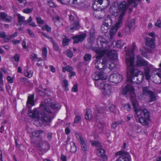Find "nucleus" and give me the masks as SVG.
I'll use <instances>...</instances> for the list:
<instances>
[{"label": "nucleus", "instance_id": "nucleus-38", "mask_svg": "<svg viewBox=\"0 0 161 161\" xmlns=\"http://www.w3.org/2000/svg\"><path fill=\"white\" fill-rule=\"evenodd\" d=\"M41 28L42 29L43 31L46 30L48 32H50L51 31V27L47 25H46L44 26H42Z\"/></svg>", "mask_w": 161, "mask_h": 161}, {"label": "nucleus", "instance_id": "nucleus-22", "mask_svg": "<svg viewBox=\"0 0 161 161\" xmlns=\"http://www.w3.org/2000/svg\"><path fill=\"white\" fill-rule=\"evenodd\" d=\"M34 95L32 94L28 96V100L27 102V106H29V105L31 106H33L35 105Z\"/></svg>", "mask_w": 161, "mask_h": 161}, {"label": "nucleus", "instance_id": "nucleus-23", "mask_svg": "<svg viewBox=\"0 0 161 161\" xmlns=\"http://www.w3.org/2000/svg\"><path fill=\"white\" fill-rule=\"evenodd\" d=\"M131 28L126 26V25H125V27L122 30L123 33L122 34H121L120 33H118V35L119 37H122L123 36H125L127 35L128 34L130 31V29Z\"/></svg>", "mask_w": 161, "mask_h": 161}, {"label": "nucleus", "instance_id": "nucleus-19", "mask_svg": "<svg viewBox=\"0 0 161 161\" xmlns=\"http://www.w3.org/2000/svg\"><path fill=\"white\" fill-rule=\"evenodd\" d=\"M86 36L85 34H82L79 35L72 37L74 40V43H78L79 42H82Z\"/></svg>", "mask_w": 161, "mask_h": 161}, {"label": "nucleus", "instance_id": "nucleus-46", "mask_svg": "<svg viewBox=\"0 0 161 161\" xmlns=\"http://www.w3.org/2000/svg\"><path fill=\"white\" fill-rule=\"evenodd\" d=\"M115 64L112 62H109L108 61V66L106 68L108 67L110 69L112 70L115 67Z\"/></svg>", "mask_w": 161, "mask_h": 161}, {"label": "nucleus", "instance_id": "nucleus-12", "mask_svg": "<svg viewBox=\"0 0 161 161\" xmlns=\"http://www.w3.org/2000/svg\"><path fill=\"white\" fill-rule=\"evenodd\" d=\"M75 136L81 145V147L82 150L85 152L87 151V147L85 141L82 137L80 133H76Z\"/></svg>", "mask_w": 161, "mask_h": 161}, {"label": "nucleus", "instance_id": "nucleus-29", "mask_svg": "<svg viewBox=\"0 0 161 161\" xmlns=\"http://www.w3.org/2000/svg\"><path fill=\"white\" fill-rule=\"evenodd\" d=\"M3 73L0 70V91H3L4 90L3 82Z\"/></svg>", "mask_w": 161, "mask_h": 161}, {"label": "nucleus", "instance_id": "nucleus-51", "mask_svg": "<svg viewBox=\"0 0 161 161\" xmlns=\"http://www.w3.org/2000/svg\"><path fill=\"white\" fill-rule=\"evenodd\" d=\"M70 40V38H64L63 41V45L64 46L67 45Z\"/></svg>", "mask_w": 161, "mask_h": 161}, {"label": "nucleus", "instance_id": "nucleus-18", "mask_svg": "<svg viewBox=\"0 0 161 161\" xmlns=\"http://www.w3.org/2000/svg\"><path fill=\"white\" fill-rule=\"evenodd\" d=\"M155 41L154 38L147 37L146 39V44L151 48H153L155 46Z\"/></svg>", "mask_w": 161, "mask_h": 161}, {"label": "nucleus", "instance_id": "nucleus-63", "mask_svg": "<svg viewBox=\"0 0 161 161\" xmlns=\"http://www.w3.org/2000/svg\"><path fill=\"white\" fill-rule=\"evenodd\" d=\"M22 45L23 48L25 49H27L28 48L27 46H26V42L25 40L23 41Z\"/></svg>", "mask_w": 161, "mask_h": 161}, {"label": "nucleus", "instance_id": "nucleus-30", "mask_svg": "<svg viewBox=\"0 0 161 161\" xmlns=\"http://www.w3.org/2000/svg\"><path fill=\"white\" fill-rule=\"evenodd\" d=\"M85 118L87 120H90L92 118L91 111L89 110H87L86 111L85 115Z\"/></svg>", "mask_w": 161, "mask_h": 161}, {"label": "nucleus", "instance_id": "nucleus-3", "mask_svg": "<svg viewBox=\"0 0 161 161\" xmlns=\"http://www.w3.org/2000/svg\"><path fill=\"white\" fill-rule=\"evenodd\" d=\"M101 36H99L97 39L98 41H100L102 44L100 47H93L92 50L96 53L95 55L96 59L94 60L95 67L99 69H103L106 68L108 66V61L107 59L101 58L107 53V50L104 47H106V44L104 43V41H101Z\"/></svg>", "mask_w": 161, "mask_h": 161}, {"label": "nucleus", "instance_id": "nucleus-2", "mask_svg": "<svg viewBox=\"0 0 161 161\" xmlns=\"http://www.w3.org/2000/svg\"><path fill=\"white\" fill-rule=\"evenodd\" d=\"M127 4L125 2L122 1L119 4L118 1L115 2L109 9L111 14L116 17L117 21L114 26L112 27L109 31L110 38L112 39L118 29L123 25V17L125 15Z\"/></svg>", "mask_w": 161, "mask_h": 161}, {"label": "nucleus", "instance_id": "nucleus-45", "mask_svg": "<svg viewBox=\"0 0 161 161\" xmlns=\"http://www.w3.org/2000/svg\"><path fill=\"white\" fill-rule=\"evenodd\" d=\"M53 20L55 24L56 25L59 26V25H60L59 24H58L57 23L58 22H59L60 21V18L58 16H56L53 17Z\"/></svg>", "mask_w": 161, "mask_h": 161}, {"label": "nucleus", "instance_id": "nucleus-24", "mask_svg": "<svg viewBox=\"0 0 161 161\" xmlns=\"http://www.w3.org/2000/svg\"><path fill=\"white\" fill-rule=\"evenodd\" d=\"M102 80H101L96 81L95 82V86L100 89L101 90L106 84L104 83Z\"/></svg>", "mask_w": 161, "mask_h": 161}, {"label": "nucleus", "instance_id": "nucleus-9", "mask_svg": "<svg viewBox=\"0 0 161 161\" xmlns=\"http://www.w3.org/2000/svg\"><path fill=\"white\" fill-rule=\"evenodd\" d=\"M115 156H119L116 161H131L130 155L128 152L119 151L115 153Z\"/></svg>", "mask_w": 161, "mask_h": 161}, {"label": "nucleus", "instance_id": "nucleus-56", "mask_svg": "<svg viewBox=\"0 0 161 161\" xmlns=\"http://www.w3.org/2000/svg\"><path fill=\"white\" fill-rule=\"evenodd\" d=\"M71 91L73 92H76L78 91V85L77 84H75L73 86Z\"/></svg>", "mask_w": 161, "mask_h": 161}, {"label": "nucleus", "instance_id": "nucleus-59", "mask_svg": "<svg viewBox=\"0 0 161 161\" xmlns=\"http://www.w3.org/2000/svg\"><path fill=\"white\" fill-rule=\"evenodd\" d=\"M155 25L158 28L161 27V20L158 19L155 24Z\"/></svg>", "mask_w": 161, "mask_h": 161}, {"label": "nucleus", "instance_id": "nucleus-42", "mask_svg": "<svg viewBox=\"0 0 161 161\" xmlns=\"http://www.w3.org/2000/svg\"><path fill=\"white\" fill-rule=\"evenodd\" d=\"M105 126L104 123H100L98 124V127L99 129V132H102L103 130V129H104Z\"/></svg>", "mask_w": 161, "mask_h": 161}, {"label": "nucleus", "instance_id": "nucleus-13", "mask_svg": "<svg viewBox=\"0 0 161 161\" xmlns=\"http://www.w3.org/2000/svg\"><path fill=\"white\" fill-rule=\"evenodd\" d=\"M123 79V76L119 73L111 75L109 78L110 81L115 83H118L120 82Z\"/></svg>", "mask_w": 161, "mask_h": 161}, {"label": "nucleus", "instance_id": "nucleus-49", "mask_svg": "<svg viewBox=\"0 0 161 161\" xmlns=\"http://www.w3.org/2000/svg\"><path fill=\"white\" fill-rule=\"evenodd\" d=\"M33 9V8H26L22 10V12L23 13L26 14H29L31 13Z\"/></svg>", "mask_w": 161, "mask_h": 161}, {"label": "nucleus", "instance_id": "nucleus-7", "mask_svg": "<svg viewBox=\"0 0 161 161\" xmlns=\"http://www.w3.org/2000/svg\"><path fill=\"white\" fill-rule=\"evenodd\" d=\"M140 72L138 73L137 75L136 76L130 77L128 76L126 72L127 78L126 82V85L123 89L122 93L123 94L129 95L131 97H133L135 96V89L131 84L133 83V80L134 77H137Z\"/></svg>", "mask_w": 161, "mask_h": 161}, {"label": "nucleus", "instance_id": "nucleus-25", "mask_svg": "<svg viewBox=\"0 0 161 161\" xmlns=\"http://www.w3.org/2000/svg\"><path fill=\"white\" fill-rule=\"evenodd\" d=\"M33 3L32 2L28 3L26 0H21V6H26L29 7L30 6H33Z\"/></svg>", "mask_w": 161, "mask_h": 161}, {"label": "nucleus", "instance_id": "nucleus-1", "mask_svg": "<svg viewBox=\"0 0 161 161\" xmlns=\"http://www.w3.org/2000/svg\"><path fill=\"white\" fill-rule=\"evenodd\" d=\"M48 106L53 110H58L61 107L59 103H53L52 100L49 98L46 99L44 102H42L40 105L41 109L44 110L43 114L40 112V108H38L28 111V116L36 120L34 124L36 126L40 125L39 121L42 120L47 122H50L55 116L54 114L50 110Z\"/></svg>", "mask_w": 161, "mask_h": 161}, {"label": "nucleus", "instance_id": "nucleus-20", "mask_svg": "<svg viewBox=\"0 0 161 161\" xmlns=\"http://www.w3.org/2000/svg\"><path fill=\"white\" fill-rule=\"evenodd\" d=\"M95 17L99 19L105 17L106 15L105 11L104 10H102L100 11H96L94 13Z\"/></svg>", "mask_w": 161, "mask_h": 161}, {"label": "nucleus", "instance_id": "nucleus-8", "mask_svg": "<svg viewBox=\"0 0 161 161\" xmlns=\"http://www.w3.org/2000/svg\"><path fill=\"white\" fill-rule=\"evenodd\" d=\"M142 93L139 94L138 97L141 100H145L147 97H148L150 99L147 102L150 103L155 101L156 99V95L155 92L150 90L149 88L147 86H145L142 88Z\"/></svg>", "mask_w": 161, "mask_h": 161}, {"label": "nucleus", "instance_id": "nucleus-54", "mask_svg": "<svg viewBox=\"0 0 161 161\" xmlns=\"http://www.w3.org/2000/svg\"><path fill=\"white\" fill-rule=\"evenodd\" d=\"M1 18L4 20H7V14L3 12L2 13L0 14Z\"/></svg>", "mask_w": 161, "mask_h": 161}, {"label": "nucleus", "instance_id": "nucleus-50", "mask_svg": "<svg viewBox=\"0 0 161 161\" xmlns=\"http://www.w3.org/2000/svg\"><path fill=\"white\" fill-rule=\"evenodd\" d=\"M92 58V56L91 54H86L85 55L84 57V59L86 61L90 60Z\"/></svg>", "mask_w": 161, "mask_h": 161}, {"label": "nucleus", "instance_id": "nucleus-4", "mask_svg": "<svg viewBox=\"0 0 161 161\" xmlns=\"http://www.w3.org/2000/svg\"><path fill=\"white\" fill-rule=\"evenodd\" d=\"M136 47L135 42L132 44L131 50H129L126 53V64L127 72L128 76L132 77L136 76L139 72L141 71L134 68V52L136 50Z\"/></svg>", "mask_w": 161, "mask_h": 161}, {"label": "nucleus", "instance_id": "nucleus-61", "mask_svg": "<svg viewBox=\"0 0 161 161\" xmlns=\"http://www.w3.org/2000/svg\"><path fill=\"white\" fill-rule=\"evenodd\" d=\"M67 56L69 58H71L73 56V54L72 52L69 50H67L66 51Z\"/></svg>", "mask_w": 161, "mask_h": 161}, {"label": "nucleus", "instance_id": "nucleus-26", "mask_svg": "<svg viewBox=\"0 0 161 161\" xmlns=\"http://www.w3.org/2000/svg\"><path fill=\"white\" fill-rule=\"evenodd\" d=\"M113 43L115 44V47L120 48L123 47L125 44L122 40H119L117 41L114 42Z\"/></svg>", "mask_w": 161, "mask_h": 161}, {"label": "nucleus", "instance_id": "nucleus-10", "mask_svg": "<svg viewBox=\"0 0 161 161\" xmlns=\"http://www.w3.org/2000/svg\"><path fill=\"white\" fill-rule=\"evenodd\" d=\"M91 143L92 146H95L98 148L97 149V155L101 156L104 159L106 158V156L105 155V151L104 149L101 148V145L100 143L97 141H92Z\"/></svg>", "mask_w": 161, "mask_h": 161}, {"label": "nucleus", "instance_id": "nucleus-60", "mask_svg": "<svg viewBox=\"0 0 161 161\" xmlns=\"http://www.w3.org/2000/svg\"><path fill=\"white\" fill-rule=\"evenodd\" d=\"M81 118L79 116H75V120L74 122V124L75 123H78L79 122V121L80 120Z\"/></svg>", "mask_w": 161, "mask_h": 161}, {"label": "nucleus", "instance_id": "nucleus-14", "mask_svg": "<svg viewBox=\"0 0 161 161\" xmlns=\"http://www.w3.org/2000/svg\"><path fill=\"white\" fill-rule=\"evenodd\" d=\"M38 146L40 149L44 151L48 150L49 147V144L44 138L40 139L38 140Z\"/></svg>", "mask_w": 161, "mask_h": 161}, {"label": "nucleus", "instance_id": "nucleus-5", "mask_svg": "<svg viewBox=\"0 0 161 161\" xmlns=\"http://www.w3.org/2000/svg\"><path fill=\"white\" fill-rule=\"evenodd\" d=\"M132 105L135 113L139 118V122L142 125L147 126L150 121V114L146 109L142 110L138 109V103L136 100H132Z\"/></svg>", "mask_w": 161, "mask_h": 161}, {"label": "nucleus", "instance_id": "nucleus-40", "mask_svg": "<svg viewBox=\"0 0 161 161\" xmlns=\"http://www.w3.org/2000/svg\"><path fill=\"white\" fill-rule=\"evenodd\" d=\"M45 2L47 3L51 7H55L56 5L51 0H45Z\"/></svg>", "mask_w": 161, "mask_h": 161}, {"label": "nucleus", "instance_id": "nucleus-43", "mask_svg": "<svg viewBox=\"0 0 161 161\" xmlns=\"http://www.w3.org/2000/svg\"><path fill=\"white\" fill-rule=\"evenodd\" d=\"M72 68L70 66H67L66 67H64L62 68V71L63 72H65L66 71L69 72L72 70Z\"/></svg>", "mask_w": 161, "mask_h": 161}, {"label": "nucleus", "instance_id": "nucleus-35", "mask_svg": "<svg viewBox=\"0 0 161 161\" xmlns=\"http://www.w3.org/2000/svg\"><path fill=\"white\" fill-rule=\"evenodd\" d=\"M79 28L80 25H79V22L78 21H77L74 22L73 24V26L70 28V30L72 31L74 30H77Z\"/></svg>", "mask_w": 161, "mask_h": 161}, {"label": "nucleus", "instance_id": "nucleus-62", "mask_svg": "<svg viewBox=\"0 0 161 161\" xmlns=\"http://www.w3.org/2000/svg\"><path fill=\"white\" fill-rule=\"evenodd\" d=\"M6 36V35L5 32L3 31L0 32V37L4 38Z\"/></svg>", "mask_w": 161, "mask_h": 161}, {"label": "nucleus", "instance_id": "nucleus-28", "mask_svg": "<svg viewBox=\"0 0 161 161\" xmlns=\"http://www.w3.org/2000/svg\"><path fill=\"white\" fill-rule=\"evenodd\" d=\"M95 2L93 5V7L94 8L95 6L96 5V2H97V3H99L101 5L103 3V2H105L106 3L107 5L106 7H108L109 6L110 3V0H95Z\"/></svg>", "mask_w": 161, "mask_h": 161}, {"label": "nucleus", "instance_id": "nucleus-57", "mask_svg": "<svg viewBox=\"0 0 161 161\" xmlns=\"http://www.w3.org/2000/svg\"><path fill=\"white\" fill-rule=\"evenodd\" d=\"M121 122L120 121L116 122L113 123L112 125V127L113 128H115L118 125L120 124Z\"/></svg>", "mask_w": 161, "mask_h": 161}, {"label": "nucleus", "instance_id": "nucleus-55", "mask_svg": "<svg viewBox=\"0 0 161 161\" xmlns=\"http://www.w3.org/2000/svg\"><path fill=\"white\" fill-rule=\"evenodd\" d=\"M42 56L43 57H46L47 54V50L46 47H44L42 48Z\"/></svg>", "mask_w": 161, "mask_h": 161}, {"label": "nucleus", "instance_id": "nucleus-41", "mask_svg": "<svg viewBox=\"0 0 161 161\" xmlns=\"http://www.w3.org/2000/svg\"><path fill=\"white\" fill-rule=\"evenodd\" d=\"M109 109L110 111L113 113H115L116 111V108L115 105L112 104H110L109 106Z\"/></svg>", "mask_w": 161, "mask_h": 161}, {"label": "nucleus", "instance_id": "nucleus-32", "mask_svg": "<svg viewBox=\"0 0 161 161\" xmlns=\"http://www.w3.org/2000/svg\"><path fill=\"white\" fill-rule=\"evenodd\" d=\"M62 85L66 91H67L69 90V88L68 87L69 83L68 81L64 79L62 81Z\"/></svg>", "mask_w": 161, "mask_h": 161}, {"label": "nucleus", "instance_id": "nucleus-31", "mask_svg": "<svg viewBox=\"0 0 161 161\" xmlns=\"http://www.w3.org/2000/svg\"><path fill=\"white\" fill-rule=\"evenodd\" d=\"M71 147L70 151L73 153H75L76 151V147L75 142H71L70 143Z\"/></svg>", "mask_w": 161, "mask_h": 161}, {"label": "nucleus", "instance_id": "nucleus-11", "mask_svg": "<svg viewBox=\"0 0 161 161\" xmlns=\"http://www.w3.org/2000/svg\"><path fill=\"white\" fill-rule=\"evenodd\" d=\"M112 87L108 84H105L101 90L102 95L105 98L109 97L112 94Z\"/></svg>", "mask_w": 161, "mask_h": 161}, {"label": "nucleus", "instance_id": "nucleus-17", "mask_svg": "<svg viewBox=\"0 0 161 161\" xmlns=\"http://www.w3.org/2000/svg\"><path fill=\"white\" fill-rule=\"evenodd\" d=\"M86 0H69V4L73 5L75 6H82Z\"/></svg>", "mask_w": 161, "mask_h": 161}, {"label": "nucleus", "instance_id": "nucleus-48", "mask_svg": "<svg viewBox=\"0 0 161 161\" xmlns=\"http://www.w3.org/2000/svg\"><path fill=\"white\" fill-rule=\"evenodd\" d=\"M95 40V36L94 35H91L90 38L88 39V42L90 44H92Z\"/></svg>", "mask_w": 161, "mask_h": 161}, {"label": "nucleus", "instance_id": "nucleus-52", "mask_svg": "<svg viewBox=\"0 0 161 161\" xmlns=\"http://www.w3.org/2000/svg\"><path fill=\"white\" fill-rule=\"evenodd\" d=\"M106 108L105 107H100L97 110V112L99 113H103L105 112Z\"/></svg>", "mask_w": 161, "mask_h": 161}, {"label": "nucleus", "instance_id": "nucleus-15", "mask_svg": "<svg viewBox=\"0 0 161 161\" xmlns=\"http://www.w3.org/2000/svg\"><path fill=\"white\" fill-rule=\"evenodd\" d=\"M92 77L93 79L96 81L101 80H106L107 78V76L104 75L103 72L98 71L94 73L92 75Z\"/></svg>", "mask_w": 161, "mask_h": 161}, {"label": "nucleus", "instance_id": "nucleus-37", "mask_svg": "<svg viewBox=\"0 0 161 161\" xmlns=\"http://www.w3.org/2000/svg\"><path fill=\"white\" fill-rule=\"evenodd\" d=\"M108 22V26L111 25L113 24L112 19L110 15H108L107 16V19L105 20V21L103 23Z\"/></svg>", "mask_w": 161, "mask_h": 161}, {"label": "nucleus", "instance_id": "nucleus-58", "mask_svg": "<svg viewBox=\"0 0 161 161\" xmlns=\"http://www.w3.org/2000/svg\"><path fill=\"white\" fill-rule=\"evenodd\" d=\"M30 58L33 60H35L36 59H38L37 55L35 53H32L30 56Z\"/></svg>", "mask_w": 161, "mask_h": 161}, {"label": "nucleus", "instance_id": "nucleus-47", "mask_svg": "<svg viewBox=\"0 0 161 161\" xmlns=\"http://www.w3.org/2000/svg\"><path fill=\"white\" fill-rule=\"evenodd\" d=\"M48 91L45 89L43 91L39 90V94L41 96H44V95H46L47 93V92Z\"/></svg>", "mask_w": 161, "mask_h": 161}, {"label": "nucleus", "instance_id": "nucleus-44", "mask_svg": "<svg viewBox=\"0 0 161 161\" xmlns=\"http://www.w3.org/2000/svg\"><path fill=\"white\" fill-rule=\"evenodd\" d=\"M123 107L124 109L127 111H129L131 109V107L130 104L129 103H127L124 104Z\"/></svg>", "mask_w": 161, "mask_h": 161}, {"label": "nucleus", "instance_id": "nucleus-36", "mask_svg": "<svg viewBox=\"0 0 161 161\" xmlns=\"http://www.w3.org/2000/svg\"><path fill=\"white\" fill-rule=\"evenodd\" d=\"M36 19L37 23L39 24L38 26L41 27V25L43 24L44 23V20L42 19L40 17H36Z\"/></svg>", "mask_w": 161, "mask_h": 161}, {"label": "nucleus", "instance_id": "nucleus-6", "mask_svg": "<svg viewBox=\"0 0 161 161\" xmlns=\"http://www.w3.org/2000/svg\"><path fill=\"white\" fill-rule=\"evenodd\" d=\"M136 65L137 67H145L144 74L146 79L147 80H149L151 77L149 74L150 71L152 70L154 71L155 70V69L152 65L149 63L147 61L139 55L136 56Z\"/></svg>", "mask_w": 161, "mask_h": 161}, {"label": "nucleus", "instance_id": "nucleus-27", "mask_svg": "<svg viewBox=\"0 0 161 161\" xmlns=\"http://www.w3.org/2000/svg\"><path fill=\"white\" fill-rule=\"evenodd\" d=\"M108 22L103 23V25L101 28V31L104 33L107 32H108Z\"/></svg>", "mask_w": 161, "mask_h": 161}, {"label": "nucleus", "instance_id": "nucleus-16", "mask_svg": "<svg viewBox=\"0 0 161 161\" xmlns=\"http://www.w3.org/2000/svg\"><path fill=\"white\" fill-rule=\"evenodd\" d=\"M107 56L111 60H114L117 58V52L115 50H111L108 52Z\"/></svg>", "mask_w": 161, "mask_h": 161}, {"label": "nucleus", "instance_id": "nucleus-39", "mask_svg": "<svg viewBox=\"0 0 161 161\" xmlns=\"http://www.w3.org/2000/svg\"><path fill=\"white\" fill-rule=\"evenodd\" d=\"M134 19H132L130 20H128L126 25V26H128L131 28L132 26L134 25Z\"/></svg>", "mask_w": 161, "mask_h": 161}, {"label": "nucleus", "instance_id": "nucleus-53", "mask_svg": "<svg viewBox=\"0 0 161 161\" xmlns=\"http://www.w3.org/2000/svg\"><path fill=\"white\" fill-rule=\"evenodd\" d=\"M58 2H60L61 4L63 5H66L69 4V0H57Z\"/></svg>", "mask_w": 161, "mask_h": 161}, {"label": "nucleus", "instance_id": "nucleus-21", "mask_svg": "<svg viewBox=\"0 0 161 161\" xmlns=\"http://www.w3.org/2000/svg\"><path fill=\"white\" fill-rule=\"evenodd\" d=\"M45 135V134L44 131L41 130H36L32 133V136L39 137V139H42V138H41V137Z\"/></svg>", "mask_w": 161, "mask_h": 161}, {"label": "nucleus", "instance_id": "nucleus-34", "mask_svg": "<svg viewBox=\"0 0 161 161\" xmlns=\"http://www.w3.org/2000/svg\"><path fill=\"white\" fill-rule=\"evenodd\" d=\"M25 17L23 16H21V25L22 24V22H25V24H26L27 23H30L32 21V18L30 16L29 19L27 20V21H24Z\"/></svg>", "mask_w": 161, "mask_h": 161}, {"label": "nucleus", "instance_id": "nucleus-64", "mask_svg": "<svg viewBox=\"0 0 161 161\" xmlns=\"http://www.w3.org/2000/svg\"><path fill=\"white\" fill-rule=\"evenodd\" d=\"M75 75V72L73 71H71L70 72H69V77L70 78H71L72 77V76H74Z\"/></svg>", "mask_w": 161, "mask_h": 161}, {"label": "nucleus", "instance_id": "nucleus-33", "mask_svg": "<svg viewBox=\"0 0 161 161\" xmlns=\"http://www.w3.org/2000/svg\"><path fill=\"white\" fill-rule=\"evenodd\" d=\"M33 73V71L32 70H25L24 74L26 76L30 78L32 76Z\"/></svg>", "mask_w": 161, "mask_h": 161}]
</instances>
